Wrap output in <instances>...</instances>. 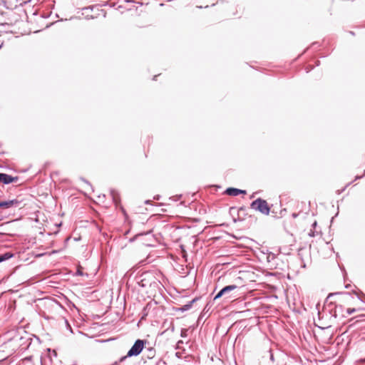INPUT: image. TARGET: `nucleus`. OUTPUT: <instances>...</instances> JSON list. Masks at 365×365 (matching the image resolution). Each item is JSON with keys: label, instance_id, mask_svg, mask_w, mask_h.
Returning a JSON list of instances; mask_svg holds the SVG:
<instances>
[{"label": "nucleus", "instance_id": "1", "mask_svg": "<svg viewBox=\"0 0 365 365\" xmlns=\"http://www.w3.org/2000/svg\"><path fill=\"white\" fill-rule=\"evenodd\" d=\"M146 342L147 341L145 339H137L128 350L127 354L120 357V361H125L128 358L138 356L140 355L145 348Z\"/></svg>", "mask_w": 365, "mask_h": 365}, {"label": "nucleus", "instance_id": "2", "mask_svg": "<svg viewBox=\"0 0 365 365\" xmlns=\"http://www.w3.org/2000/svg\"><path fill=\"white\" fill-rule=\"evenodd\" d=\"M250 208L259 211L260 213L265 215H268L270 212V207L267 202L260 197L251 202Z\"/></svg>", "mask_w": 365, "mask_h": 365}, {"label": "nucleus", "instance_id": "3", "mask_svg": "<svg viewBox=\"0 0 365 365\" xmlns=\"http://www.w3.org/2000/svg\"><path fill=\"white\" fill-rule=\"evenodd\" d=\"M236 289H237V286L235 284L225 286L216 294L213 299L215 301L223 296H225V299L231 298L232 297V295L230 294L231 292L235 290Z\"/></svg>", "mask_w": 365, "mask_h": 365}, {"label": "nucleus", "instance_id": "4", "mask_svg": "<svg viewBox=\"0 0 365 365\" xmlns=\"http://www.w3.org/2000/svg\"><path fill=\"white\" fill-rule=\"evenodd\" d=\"M21 202L17 199L10 200H0V207L2 209H9L11 207H17L20 205Z\"/></svg>", "mask_w": 365, "mask_h": 365}, {"label": "nucleus", "instance_id": "5", "mask_svg": "<svg viewBox=\"0 0 365 365\" xmlns=\"http://www.w3.org/2000/svg\"><path fill=\"white\" fill-rule=\"evenodd\" d=\"M19 180L17 176H11L6 173H0V182L4 185H9L12 182H16Z\"/></svg>", "mask_w": 365, "mask_h": 365}, {"label": "nucleus", "instance_id": "6", "mask_svg": "<svg viewBox=\"0 0 365 365\" xmlns=\"http://www.w3.org/2000/svg\"><path fill=\"white\" fill-rule=\"evenodd\" d=\"M225 193L230 196H237L240 194H245L246 191L235 187H228L225 190Z\"/></svg>", "mask_w": 365, "mask_h": 365}, {"label": "nucleus", "instance_id": "7", "mask_svg": "<svg viewBox=\"0 0 365 365\" xmlns=\"http://www.w3.org/2000/svg\"><path fill=\"white\" fill-rule=\"evenodd\" d=\"M344 312V307L342 305H337L336 304L334 306V309H331V314L333 317L336 318L339 314H341L343 317H345V315L343 314Z\"/></svg>", "mask_w": 365, "mask_h": 365}, {"label": "nucleus", "instance_id": "8", "mask_svg": "<svg viewBox=\"0 0 365 365\" xmlns=\"http://www.w3.org/2000/svg\"><path fill=\"white\" fill-rule=\"evenodd\" d=\"M110 195L113 202L116 206H118L120 202L119 193L115 190H110Z\"/></svg>", "mask_w": 365, "mask_h": 365}, {"label": "nucleus", "instance_id": "9", "mask_svg": "<svg viewBox=\"0 0 365 365\" xmlns=\"http://www.w3.org/2000/svg\"><path fill=\"white\" fill-rule=\"evenodd\" d=\"M197 299H198L197 297L194 298L192 300L190 301L187 304L182 305L180 308H178V310L181 311L182 312L189 310L192 307L193 303L195 302Z\"/></svg>", "mask_w": 365, "mask_h": 365}, {"label": "nucleus", "instance_id": "10", "mask_svg": "<svg viewBox=\"0 0 365 365\" xmlns=\"http://www.w3.org/2000/svg\"><path fill=\"white\" fill-rule=\"evenodd\" d=\"M0 256H1V259H2V261L4 262L6 260L11 259L14 256V254L11 253V252H7L0 255Z\"/></svg>", "mask_w": 365, "mask_h": 365}, {"label": "nucleus", "instance_id": "11", "mask_svg": "<svg viewBox=\"0 0 365 365\" xmlns=\"http://www.w3.org/2000/svg\"><path fill=\"white\" fill-rule=\"evenodd\" d=\"M155 355V350L154 348L150 347L147 349V358L149 359H153Z\"/></svg>", "mask_w": 365, "mask_h": 365}, {"label": "nucleus", "instance_id": "12", "mask_svg": "<svg viewBox=\"0 0 365 365\" xmlns=\"http://www.w3.org/2000/svg\"><path fill=\"white\" fill-rule=\"evenodd\" d=\"M150 233H151V231L138 233V234L135 235L133 238H130L129 240V241L132 242L135 241L138 237L145 235H149Z\"/></svg>", "mask_w": 365, "mask_h": 365}, {"label": "nucleus", "instance_id": "13", "mask_svg": "<svg viewBox=\"0 0 365 365\" xmlns=\"http://www.w3.org/2000/svg\"><path fill=\"white\" fill-rule=\"evenodd\" d=\"M341 294H344V295H346V296H347L349 297H351V294H350L349 292H343V293L336 292V293H331V294H329L328 295V297H327V299L331 298V297H334L336 295Z\"/></svg>", "mask_w": 365, "mask_h": 365}, {"label": "nucleus", "instance_id": "14", "mask_svg": "<svg viewBox=\"0 0 365 365\" xmlns=\"http://www.w3.org/2000/svg\"><path fill=\"white\" fill-rule=\"evenodd\" d=\"M187 336V329H182L180 331V336L182 338H185Z\"/></svg>", "mask_w": 365, "mask_h": 365}, {"label": "nucleus", "instance_id": "15", "mask_svg": "<svg viewBox=\"0 0 365 365\" xmlns=\"http://www.w3.org/2000/svg\"><path fill=\"white\" fill-rule=\"evenodd\" d=\"M267 357H269V359L270 362L273 363V361H274V355H273V354H272V351H271V350H269V351L267 352Z\"/></svg>", "mask_w": 365, "mask_h": 365}, {"label": "nucleus", "instance_id": "16", "mask_svg": "<svg viewBox=\"0 0 365 365\" xmlns=\"http://www.w3.org/2000/svg\"><path fill=\"white\" fill-rule=\"evenodd\" d=\"M247 209L244 207H241L238 209V215H241V214H243V215H245V212H246Z\"/></svg>", "mask_w": 365, "mask_h": 365}, {"label": "nucleus", "instance_id": "17", "mask_svg": "<svg viewBox=\"0 0 365 365\" xmlns=\"http://www.w3.org/2000/svg\"><path fill=\"white\" fill-rule=\"evenodd\" d=\"M356 311V309L355 308H348L346 310V314H349V315L354 313Z\"/></svg>", "mask_w": 365, "mask_h": 365}, {"label": "nucleus", "instance_id": "18", "mask_svg": "<svg viewBox=\"0 0 365 365\" xmlns=\"http://www.w3.org/2000/svg\"><path fill=\"white\" fill-rule=\"evenodd\" d=\"M76 274L77 275H79V276H83V272L81 269V267H78L77 271H76Z\"/></svg>", "mask_w": 365, "mask_h": 365}, {"label": "nucleus", "instance_id": "19", "mask_svg": "<svg viewBox=\"0 0 365 365\" xmlns=\"http://www.w3.org/2000/svg\"><path fill=\"white\" fill-rule=\"evenodd\" d=\"M145 279H142L140 282H138L139 285L145 287L147 286L146 283H145Z\"/></svg>", "mask_w": 365, "mask_h": 365}, {"label": "nucleus", "instance_id": "20", "mask_svg": "<svg viewBox=\"0 0 365 365\" xmlns=\"http://www.w3.org/2000/svg\"><path fill=\"white\" fill-rule=\"evenodd\" d=\"M123 361H120V358L118 361H115V362H114L113 364H112L111 365H120V363H123Z\"/></svg>", "mask_w": 365, "mask_h": 365}, {"label": "nucleus", "instance_id": "21", "mask_svg": "<svg viewBox=\"0 0 365 365\" xmlns=\"http://www.w3.org/2000/svg\"><path fill=\"white\" fill-rule=\"evenodd\" d=\"M81 180L83 182H85L87 185L91 186V184L89 183V182H88V180H86V179H84V178H81Z\"/></svg>", "mask_w": 365, "mask_h": 365}, {"label": "nucleus", "instance_id": "22", "mask_svg": "<svg viewBox=\"0 0 365 365\" xmlns=\"http://www.w3.org/2000/svg\"><path fill=\"white\" fill-rule=\"evenodd\" d=\"M364 177V175H356L355 177V180L361 179Z\"/></svg>", "mask_w": 365, "mask_h": 365}, {"label": "nucleus", "instance_id": "23", "mask_svg": "<svg viewBox=\"0 0 365 365\" xmlns=\"http://www.w3.org/2000/svg\"><path fill=\"white\" fill-rule=\"evenodd\" d=\"M354 293L357 296V297H358V299H360L361 301H362V300H361V299L360 298V297H359V294H358L357 292H354Z\"/></svg>", "mask_w": 365, "mask_h": 365}, {"label": "nucleus", "instance_id": "24", "mask_svg": "<svg viewBox=\"0 0 365 365\" xmlns=\"http://www.w3.org/2000/svg\"><path fill=\"white\" fill-rule=\"evenodd\" d=\"M66 324L68 325V327H69V329H70L71 331L72 332L71 327V326L68 324V321H66Z\"/></svg>", "mask_w": 365, "mask_h": 365}, {"label": "nucleus", "instance_id": "25", "mask_svg": "<svg viewBox=\"0 0 365 365\" xmlns=\"http://www.w3.org/2000/svg\"><path fill=\"white\" fill-rule=\"evenodd\" d=\"M297 216H298V214H297V213H293V214H292V217H293L294 218H296Z\"/></svg>", "mask_w": 365, "mask_h": 365}, {"label": "nucleus", "instance_id": "26", "mask_svg": "<svg viewBox=\"0 0 365 365\" xmlns=\"http://www.w3.org/2000/svg\"><path fill=\"white\" fill-rule=\"evenodd\" d=\"M350 184H351V183L347 184V185H346V186L344 189H342V190H341V191H339V193H340L341 192L344 191L345 188H346L348 185H349Z\"/></svg>", "mask_w": 365, "mask_h": 365}, {"label": "nucleus", "instance_id": "27", "mask_svg": "<svg viewBox=\"0 0 365 365\" xmlns=\"http://www.w3.org/2000/svg\"><path fill=\"white\" fill-rule=\"evenodd\" d=\"M53 356H57V353H56V351L55 350H53Z\"/></svg>", "mask_w": 365, "mask_h": 365}, {"label": "nucleus", "instance_id": "28", "mask_svg": "<svg viewBox=\"0 0 365 365\" xmlns=\"http://www.w3.org/2000/svg\"><path fill=\"white\" fill-rule=\"evenodd\" d=\"M182 343V341H181V340L178 341V344H181Z\"/></svg>", "mask_w": 365, "mask_h": 365}, {"label": "nucleus", "instance_id": "29", "mask_svg": "<svg viewBox=\"0 0 365 365\" xmlns=\"http://www.w3.org/2000/svg\"><path fill=\"white\" fill-rule=\"evenodd\" d=\"M157 77H158V76H155L153 77V80H155H155H156V78H157Z\"/></svg>", "mask_w": 365, "mask_h": 365}, {"label": "nucleus", "instance_id": "30", "mask_svg": "<svg viewBox=\"0 0 365 365\" xmlns=\"http://www.w3.org/2000/svg\"><path fill=\"white\" fill-rule=\"evenodd\" d=\"M312 225L313 226H316L317 225V222H314Z\"/></svg>", "mask_w": 365, "mask_h": 365}, {"label": "nucleus", "instance_id": "31", "mask_svg": "<svg viewBox=\"0 0 365 365\" xmlns=\"http://www.w3.org/2000/svg\"><path fill=\"white\" fill-rule=\"evenodd\" d=\"M235 208L232 207H231V208H230V211H232V210H235Z\"/></svg>", "mask_w": 365, "mask_h": 365}, {"label": "nucleus", "instance_id": "32", "mask_svg": "<svg viewBox=\"0 0 365 365\" xmlns=\"http://www.w3.org/2000/svg\"><path fill=\"white\" fill-rule=\"evenodd\" d=\"M362 175L365 176V170H364V174H363Z\"/></svg>", "mask_w": 365, "mask_h": 365}, {"label": "nucleus", "instance_id": "33", "mask_svg": "<svg viewBox=\"0 0 365 365\" xmlns=\"http://www.w3.org/2000/svg\"><path fill=\"white\" fill-rule=\"evenodd\" d=\"M1 47H2V43H1V44H0V48H1Z\"/></svg>", "mask_w": 365, "mask_h": 365}, {"label": "nucleus", "instance_id": "34", "mask_svg": "<svg viewBox=\"0 0 365 365\" xmlns=\"http://www.w3.org/2000/svg\"><path fill=\"white\" fill-rule=\"evenodd\" d=\"M2 235L1 232H0V235Z\"/></svg>", "mask_w": 365, "mask_h": 365}]
</instances>
